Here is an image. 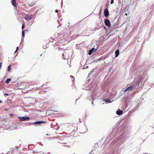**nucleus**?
<instances>
[{
	"instance_id": "25",
	"label": "nucleus",
	"mask_w": 154,
	"mask_h": 154,
	"mask_svg": "<svg viewBox=\"0 0 154 154\" xmlns=\"http://www.w3.org/2000/svg\"><path fill=\"white\" fill-rule=\"evenodd\" d=\"M2 101L0 100V103H2Z\"/></svg>"
},
{
	"instance_id": "4",
	"label": "nucleus",
	"mask_w": 154,
	"mask_h": 154,
	"mask_svg": "<svg viewBox=\"0 0 154 154\" xmlns=\"http://www.w3.org/2000/svg\"><path fill=\"white\" fill-rule=\"evenodd\" d=\"M104 22L105 25L108 26H110L111 25L110 22L108 19H105L104 20Z\"/></svg>"
},
{
	"instance_id": "10",
	"label": "nucleus",
	"mask_w": 154,
	"mask_h": 154,
	"mask_svg": "<svg viewBox=\"0 0 154 154\" xmlns=\"http://www.w3.org/2000/svg\"><path fill=\"white\" fill-rule=\"evenodd\" d=\"M20 85L18 84L17 85V86L19 87V88H18V89H24L25 88V87H21V85Z\"/></svg>"
},
{
	"instance_id": "6",
	"label": "nucleus",
	"mask_w": 154,
	"mask_h": 154,
	"mask_svg": "<svg viewBox=\"0 0 154 154\" xmlns=\"http://www.w3.org/2000/svg\"><path fill=\"white\" fill-rule=\"evenodd\" d=\"M11 2L13 6L15 7L17 6V4L16 2V0H12Z\"/></svg>"
},
{
	"instance_id": "17",
	"label": "nucleus",
	"mask_w": 154,
	"mask_h": 154,
	"mask_svg": "<svg viewBox=\"0 0 154 154\" xmlns=\"http://www.w3.org/2000/svg\"><path fill=\"white\" fill-rule=\"evenodd\" d=\"M24 25L25 24L24 23L22 25V29H23L25 27Z\"/></svg>"
},
{
	"instance_id": "26",
	"label": "nucleus",
	"mask_w": 154,
	"mask_h": 154,
	"mask_svg": "<svg viewBox=\"0 0 154 154\" xmlns=\"http://www.w3.org/2000/svg\"><path fill=\"white\" fill-rule=\"evenodd\" d=\"M125 15L126 16H127V14H125Z\"/></svg>"
},
{
	"instance_id": "2",
	"label": "nucleus",
	"mask_w": 154,
	"mask_h": 154,
	"mask_svg": "<svg viewBox=\"0 0 154 154\" xmlns=\"http://www.w3.org/2000/svg\"><path fill=\"white\" fill-rule=\"evenodd\" d=\"M33 18V15L31 14H26L24 17V19L27 21L31 20Z\"/></svg>"
},
{
	"instance_id": "13",
	"label": "nucleus",
	"mask_w": 154,
	"mask_h": 154,
	"mask_svg": "<svg viewBox=\"0 0 154 154\" xmlns=\"http://www.w3.org/2000/svg\"><path fill=\"white\" fill-rule=\"evenodd\" d=\"M11 66L10 65H9L8 66V71L9 72L11 71Z\"/></svg>"
},
{
	"instance_id": "18",
	"label": "nucleus",
	"mask_w": 154,
	"mask_h": 154,
	"mask_svg": "<svg viewBox=\"0 0 154 154\" xmlns=\"http://www.w3.org/2000/svg\"><path fill=\"white\" fill-rule=\"evenodd\" d=\"M10 117H13V115L12 114H11L10 115Z\"/></svg>"
},
{
	"instance_id": "14",
	"label": "nucleus",
	"mask_w": 154,
	"mask_h": 154,
	"mask_svg": "<svg viewBox=\"0 0 154 154\" xmlns=\"http://www.w3.org/2000/svg\"><path fill=\"white\" fill-rule=\"evenodd\" d=\"M105 101L106 102H107L108 103H110L111 102V101L109 99H107L105 100Z\"/></svg>"
},
{
	"instance_id": "21",
	"label": "nucleus",
	"mask_w": 154,
	"mask_h": 154,
	"mask_svg": "<svg viewBox=\"0 0 154 154\" xmlns=\"http://www.w3.org/2000/svg\"><path fill=\"white\" fill-rule=\"evenodd\" d=\"M2 66V63H0V69L1 68Z\"/></svg>"
},
{
	"instance_id": "12",
	"label": "nucleus",
	"mask_w": 154,
	"mask_h": 154,
	"mask_svg": "<svg viewBox=\"0 0 154 154\" xmlns=\"http://www.w3.org/2000/svg\"><path fill=\"white\" fill-rule=\"evenodd\" d=\"M11 80V79H8L7 80L5 81V82L7 84H8L9 83V82Z\"/></svg>"
},
{
	"instance_id": "23",
	"label": "nucleus",
	"mask_w": 154,
	"mask_h": 154,
	"mask_svg": "<svg viewBox=\"0 0 154 154\" xmlns=\"http://www.w3.org/2000/svg\"><path fill=\"white\" fill-rule=\"evenodd\" d=\"M34 4H33L32 5H29V6H30V7H32V6L34 5Z\"/></svg>"
},
{
	"instance_id": "24",
	"label": "nucleus",
	"mask_w": 154,
	"mask_h": 154,
	"mask_svg": "<svg viewBox=\"0 0 154 154\" xmlns=\"http://www.w3.org/2000/svg\"><path fill=\"white\" fill-rule=\"evenodd\" d=\"M25 84H26L25 83H23V84L22 83L21 84H22L23 85H24Z\"/></svg>"
},
{
	"instance_id": "22",
	"label": "nucleus",
	"mask_w": 154,
	"mask_h": 154,
	"mask_svg": "<svg viewBox=\"0 0 154 154\" xmlns=\"http://www.w3.org/2000/svg\"><path fill=\"white\" fill-rule=\"evenodd\" d=\"M4 95H5L8 96V94H7V93H5V94H4Z\"/></svg>"
},
{
	"instance_id": "5",
	"label": "nucleus",
	"mask_w": 154,
	"mask_h": 154,
	"mask_svg": "<svg viewBox=\"0 0 154 154\" xmlns=\"http://www.w3.org/2000/svg\"><path fill=\"white\" fill-rule=\"evenodd\" d=\"M104 14L105 16L106 17L109 15V12L108 9L107 8H106L104 9Z\"/></svg>"
},
{
	"instance_id": "7",
	"label": "nucleus",
	"mask_w": 154,
	"mask_h": 154,
	"mask_svg": "<svg viewBox=\"0 0 154 154\" xmlns=\"http://www.w3.org/2000/svg\"><path fill=\"white\" fill-rule=\"evenodd\" d=\"M46 122L45 121H36L34 123L35 124H40L41 123H45Z\"/></svg>"
},
{
	"instance_id": "1",
	"label": "nucleus",
	"mask_w": 154,
	"mask_h": 154,
	"mask_svg": "<svg viewBox=\"0 0 154 154\" xmlns=\"http://www.w3.org/2000/svg\"><path fill=\"white\" fill-rule=\"evenodd\" d=\"M18 119H19L20 121H28L30 119V118L29 117H18Z\"/></svg>"
},
{
	"instance_id": "20",
	"label": "nucleus",
	"mask_w": 154,
	"mask_h": 154,
	"mask_svg": "<svg viewBox=\"0 0 154 154\" xmlns=\"http://www.w3.org/2000/svg\"><path fill=\"white\" fill-rule=\"evenodd\" d=\"M113 2H114V0H111V2H110L111 4H112L113 3Z\"/></svg>"
},
{
	"instance_id": "15",
	"label": "nucleus",
	"mask_w": 154,
	"mask_h": 154,
	"mask_svg": "<svg viewBox=\"0 0 154 154\" xmlns=\"http://www.w3.org/2000/svg\"><path fill=\"white\" fill-rule=\"evenodd\" d=\"M94 95H93V96H92V104H93V101L95 99V98L94 97Z\"/></svg>"
},
{
	"instance_id": "27",
	"label": "nucleus",
	"mask_w": 154,
	"mask_h": 154,
	"mask_svg": "<svg viewBox=\"0 0 154 154\" xmlns=\"http://www.w3.org/2000/svg\"><path fill=\"white\" fill-rule=\"evenodd\" d=\"M59 36H58V35L57 36V37H59Z\"/></svg>"
},
{
	"instance_id": "11",
	"label": "nucleus",
	"mask_w": 154,
	"mask_h": 154,
	"mask_svg": "<svg viewBox=\"0 0 154 154\" xmlns=\"http://www.w3.org/2000/svg\"><path fill=\"white\" fill-rule=\"evenodd\" d=\"M94 50V48H92L90 50L89 52H88V54L89 55H91L92 54V52L93 51V50Z\"/></svg>"
},
{
	"instance_id": "8",
	"label": "nucleus",
	"mask_w": 154,
	"mask_h": 154,
	"mask_svg": "<svg viewBox=\"0 0 154 154\" xmlns=\"http://www.w3.org/2000/svg\"><path fill=\"white\" fill-rule=\"evenodd\" d=\"M116 114L118 115H121L122 114L123 112L122 111L119 110L116 112Z\"/></svg>"
},
{
	"instance_id": "16",
	"label": "nucleus",
	"mask_w": 154,
	"mask_h": 154,
	"mask_svg": "<svg viewBox=\"0 0 154 154\" xmlns=\"http://www.w3.org/2000/svg\"><path fill=\"white\" fill-rule=\"evenodd\" d=\"M24 31H22V35L23 37H24L25 36V34H24Z\"/></svg>"
},
{
	"instance_id": "9",
	"label": "nucleus",
	"mask_w": 154,
	"mask_h": 154,
	"mask_svg": "<svg viewBox=\"0 0 154 154\" xmlns=\"http://www.w3.org/2000/svg\"><path fill=\"white\" fill-rule=\"evenodd\" d=\"M115 54H116V56H115V57H117L119 55V50L117 49V50L115 52Z\"/></svg>"
},
{
	"instance_id": "19",
	"label": "nucleus",
	"mask_w": 154,
	"mask_h": 154,
	"mask_svg": "<svg viewBox=\"0 0 154 154\" xmlns=\"http://www.w3.org/2000/svg\"><path fill=\"white\" fill-rule=\"evenodd\" d=\"M18 47H17L16 50L14 52V53H15L18 50Z\"/></svg>"
},
{
	"instance_id": "3",
	"label": "nucleus",
	"mask_w": 154,
	"mask_h": 154,
	"mask_svg": "<svg viewBox=\"0 0 154 154\" xmlns=\"http://www.w3.org/2000/svg\"><path fill=\"white\" fill-rule=\"evenodd\" d=\"M135 88H136L135 87H133L131 86L126 88L125 89L123 90V91L126 92L128 91H131L133 90H134Z\"/></svg>"
}]
</instances>
